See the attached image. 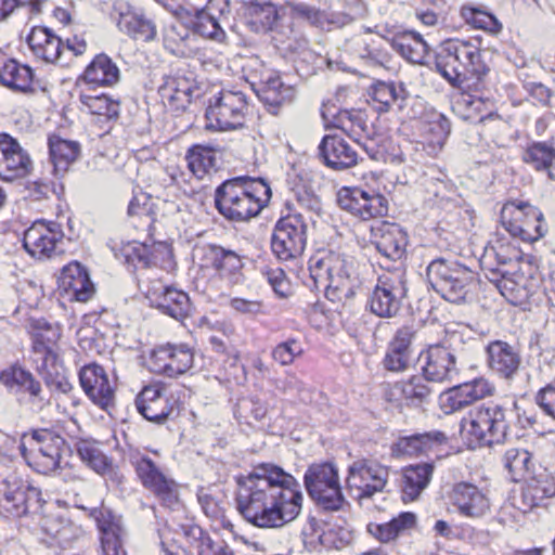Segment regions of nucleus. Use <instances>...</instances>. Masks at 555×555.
I'll return each instance as SVG.
<instances>
[{
  "instance_id": "45",
  "label": "nucleus",
  "mask_w": 555,
  "mask_h": 555,
  "mask_svg": "<svg viewBox=\"0 0 555 555\" xmlns=\"http://www.w3.org/2000/svg\"><path fill=\"white\" fill-rule=\"evenodd\" d=\"M392 48L408 61L422 64L428 53V44L414 31L403 33L392 39Z\"/></svg>"
},
{
  "instance_id": "19",
  "label": "nucleus",
  "mask_w": 555,
  "mask_h": 555,
  "mask_svg": "<svg viewBox=\"0 0 555 555\" xmlns=\"http://www.w3.org/2000/svg\"><path fill=\"white\" fill-rule=\"evenodd\" d=\"M418 359L423 375L429 382H452L459 374L455 353L443 345H430Z\"/></svg>"
},
{
  "instance_id": "28",
  "label": "nucleus",
  "mask_w": 555,
  "mask_h": 555,
  "mask_svg": "<svg viewBox=\"0 0 555 555\" xmlns=\"http://www.w3.org/2000/svg\"><path fill=\"white\" fill-rule=\"evenodd\" d=\"M124 254L126 261L134 267L147 268L155 266L165 270L172 268L171 248L163 242L152 245L134 242L125 247Z\"/></svg>"
},
{
  "instance_id": "4",
  "label": "nucleus",
  "mask_w": 555,
  "mask_h": 555,
  "mask_svg": "<svg viewBox=\"0 0 555 555\" xmlns=\"http://www.w3.org/2000/svg\"><path fill=\"white\" fill-rule=\"evenodd\" d=\"M436 68L453 86L476 78L481 79L488 73V66L481 60L477 46L469 41L449 40L444 42L436 57Z\"/></svg>"
},
{
  "instance_id": "11",
  "label": "nucleus",
  "mask_w": 555,
  "mask_h": 555,
  "mask_svg": "<svg viewBox=\"0 0 555 555\" xmlns=\"http://www.w3.org/2000/svg\"><path fill=\"white\" fill-rule=\"evenodd\" d=\"M389 468L376 461L361 459L348 467L346 489L358 501L382 492L388 481Z\"/></svg>"
},
{
  "instance_id": "41",
  "label": "nucleus",
  "mask_w": 555,
  "mask_h": 555,
  "mask_svg": "<svg viewBox=\"0 0 555 555\" xmlns=\"http://www.w3.org/2000/svg\"><path fill=\"white\" fill-rule=\"evenodd\" d=\"M446 439V435L440 431L402 437L393 444L392 453L398 456H417L430 450L435 444L444 442Z\"/></svg>"
},
{
  "instance_id": "20",
  "label": "nucleus",
  "mask_w": 555,
  "mask_h": 555,
  "mask_svg": "<svg viewBox=\"0 0 555 555\" xmlns=\"http://www.w3.org/2000/svg\"><path fill=\"white\" fill-rule=\"evenodd\" d=\"M80 385L88 398L104 411L115 405V385L104 367L96 363L87 364L79 372Z\"/></svg>"
},
{
  "instance_id": "46",
  "label": "nucleus",
  "mask_w": 555,
  "mask_h": 555,
  "mask_svg": "<svg viewBox=\"0 0 555 555\" xmlns=\"http://www.w3.org/2000/svg\"><path fill=\"white\" fill-rule=\"evenodd\" d=\"M416 516L413 513H401L398 517L385 524L367 525V532L382 543L395 540L402 531L415 525Z\"/></svg>"
},
{
  "instance_id": "55",
  "label": "nucleus",
  "mask_w": 555,
  "mask_h": 555,
  "mask_svg": "<svg viewBox=\"0 0 555 555\" xmlns=\"http://www.w3.org/2000/svg\"><path fill=\"white\" fill-rule=\"evenodd\" d=\"M524 499L531 507L539 506L544 499L555 495V479L548 474L534 478L522 492Z\"/></svg>"
},
{
  "instance_id": "1",
  "label": "nucleus",
  "mask_w": 555,
  "mask_h": 555,
  "mask_svg": "<svg viewBox=\"0 0 555 555\" xmlns=\"http://www.w3.org/2000/svg\"><path fill=\"white\" fill-rule=\"evenodd\" d=\"M236 507L258 528H281L295 520L302 508L301 487L294 476L272 463L254 466L236 478Z\"/></svg>"
},
{
  "instance_id": "33",
  "label": "nucleus",
  "mask_w": 555,
  "mask_h": 555,
  "mask_svg": "<svg viewBox=\"0 0 555 555\" xmlns=\"http://www.w3.org/2000/svg\"><path fill=\"white\" fill-rule=\"evenodd\" d=\"M319 154L334 170H345L358 164V153L337 135H325L319 145Z\"/></svg>"
},
{
  "instance_id": "63",
  "label": "nucleus",
  "mask_w": 555,
  "mask_h": 555,
  "mask_svg": "<svg viewBox=\"0 0 555 555\" xmlns=\"http://www.w3.org/2000/svg\"><path fill=\"white\" fill-rule=\"evenodd\" d=\"M416 332L412 326L404 325L397 330L388 347L412 359V341Z\"/></svg>"
},
{
  "instance_id": "22",
  "label": "nucleus",
  "mask_w": 555,
  "mask_h": 555,
  "mask_svg": "<svg viewBox=\"0 0 555 555\" xmlns=\"http://www.w3.org/2000/svg\"><path fill=\"white\" fill-rule=\"evenodd\" d=\"M62 238L63 232L59 224L39 220L24 232L23 246L31 257L40 259L51 257Z\"/></svg>"
},
{
  "instance_id": "47",
  "label": "nucleus",
  "mask_w": 555,
  "mask_h": 555,
  "mask_svg": "<svg viewBox=\"0 0 555 555\" xmlns=\"http://www.w3.org/2000/svg\"><path fill=\"white\" fill-rule=\"evenodd\" d=\"M117 25L121 31L135 40L149 41L156 35L153 23L134 12L121 13Z\"/></svg>"
},
{
  "instance_id": "58",
  "label": "nucleus",
  "mask_w": 555,
  "mask_h": 555,
  "mask_svg": "<svg viewBox=\"0 0 555 555\" xmlns=\"http://www.w3.org/2000/svg\"><path fill=\"white\" fill-rule=\"evenodd\" d=\"M268 413V404L258 397H248L238 400L235 408V415L240 422L250 424L254 421H261Z\"/></svg>"
},
{
  "instance_id": "16",
  "label": "nucleus",
  "mask_w": 555,
  "mask_h": 555,
  "mask_svg": "<svg viewBox=\"0 0 555 555\" xmlns=\"http://www.w3.org/2000/svg\"><path fill=\"white\" fill-rule=\"evenodd\" d=\"M138 478L145 489L151 491L165 506L172 508L179 501V486L168 477L147 455L138 456L134 461Z\"/></svg>"
},
{
  "instance_id": "2",
  "label": "nucleus",
  "mask_w": 555,
  "mask_h": 555,
  "mask_svg": "<svg viewBox=\"0 0 555 555\" xmlns=\"http://www.w3.org/2000/svg\"><path fill=\"white\" fill-rule=\"evenodd\" d=\"M310 278L331 301L347 302L361 287L352 257L334 250L318 251L309 260Z\"/></svg>"
},
{
  "instance_id": "56",
  "label": "nucleus",
  "mask_w": 555,
  "mask_h": 555,
  "mask_svg": "<svg viewBox=\"0 0 555 555\" xmlns=\"http://www.w3.org/2000/svg\"><path fill=\"white\" fill-rule=\"evenodd\" d=\"M77 452L81 461L98 474L105 475L111 470L107 457L101 451L98 443L89 440H81L77 443Z\"/></svg>"
},
{
  "instance_id": "31",
  "label": "nucleus",
  "mask_w": 555,
  "mask_h": 555,
  "mask_svg": "<svg viewBox=\"0 0 555 555\" xmlns=\"http://www.w3.org/2000/svg\"><path fill=\"white\" fill-rule=\"evenodd\" d=\"M493 386L485 378H476L451 388L442 399V408L446 413L460 411L469 404L492 395Z\"/></svg>"
},
{
  "instance_id": "7",
  "label": "nucleus",
  "mask_w": 555,
  "mask_h": 555,
  "mask_svg": "<svg viewBox=\"0 0 555 555\" xmlns=\"http://www.w3.org/2000/svg\"><path fill=\"white\" fill-rule=\"evenodd\" d=\"M27 330L33 340V361L39 373L49 383V377L56 372L59 361L60 327L44 319L30 318Z\"/></svg>"
},
{
  "instance_id": "49",
  "label": "nucleus",
  "mask_w": 555,
  "mask_h": 555,
  "mask_svg": "<svg viewBox=\"0 0 555 555\" xmlns=\"http://www.w3.org/2000/svg\"><path fill=\"white\" fill-rule=\"evenodd\" d=\"M222 21L211 15L205 10H196L194 16L190 21V26L195 34L199 36L222 42L225 39V31L222 27Z\"/></svg>"
},
{
  "instance_id": "43",
  "label": "nucleus",
  "mask_w": 555,
  "mask_h": 555,
  "mask_svg": "<svg viewBox=\"0 0 555 555\" xmlns=\"http://www.w3.org/2000/svg\"><path fill=\"white\" fill-rule=\"evenodd\" d=\"M87 83L113 86L119 80V69L105 54L96 55L83 73Z\"/></svg>"
},
{
  "instance_id": "50",
  "label": "nucleus",
  "mask_w": 555,
  "mask_h": 555,
  "mask_svg": "<svg viewBox=\"0 0 555 555\" xmlns=\"http://www.w3.org/2000/svg\"><path fill=\"white\" fill-rule=\"evenodd\" d=\"M503 465L511 475V479L518 482L530 473L533 466L532 454L526 449H508L504 453Z\"/></svg>"
},
{
  "instance_id": "14",
  "label": "nucleus",
  "mask_w": 555,
  "mask_h": 555,
  "mask_svg": "<svg viewBox=\"0 0 555 555\" xmlns=\"http://www.w3.org/2000/svg\"><path fill=\"white\" fill-rule=\"evenodd\" d=\"M42 502L41 491L16 476L0 481V509L12 516L37 513Z\"/></svg>"
},
{
  "instance_id": "40",
  "label": "nucleus",
  "mask_w": 555,
  "mask_h": 555,
  "mask_svg": "<svg viewBox=\"0 0 555 555\" xmlns=\"http://www.w3.org/2000/svg\"><path fill=\"white\" fill-rule=\"evenodd\" d=\"M48 144L53 172L55 176H63L77 159L80 151L79 144L55 134L49 137Z\"/></svg>"
},
{
  "instance_id": "48",
  "label": "nucleus",
  "mask_w": 555,
  "mask_h": 555,
  "mask_svg": "<svg viewBox=\"0 0 555 555\" xmlns=\"http://www.w3.org/2000/svg\"><path fill=\"white\" fill-rule=\"evenodd\" d=\"M245 10L250 23L259 25L262 30L272 29L280 18L279 9L270 1L250 0L245 3Z\"/></svg>"
},
{
  "instance_id": "39",
  "label": "nucleus",
  "mask_w": 555,
  "mask_h": 555,
  "mask_svg": "<svg viewBox=\"0 0 555 555\" xmlns=\"http://www.w3.org/2000/svg\"><path fill=\"white\" fill-rule=\"evenodd\" d=\"M206 259L221 278H227L232 283L238 282L243 262L236 253L221 246L210 245L206 251Z\"/></svg>"
},
{
  "instance_id": "53",
  "label": "nucleus",
  "mask_w": 555,
  "mask_h": 555,
  "mask_svg": "<svg viewBox=\"0 0 555 555\" xmlns=\"http://www.w3.org/2000/svg\"><path fill=\"white\" fill-rule=\"evenodd\" d=\"M189 169L197 178H203L217 166V158L212 149L195 145L186 154Z\"/></svg>"
},
{
  "instance_id": "52",
  "label": "nucleus",
  "mask_w": 555,
  "mask_h": 555,
  "mask_svg": "<svg viewBox=\"0 0 555 555\" xmlns=\"http://www.w3.org/2000/svg\"><path fill=\"white\" fill-rule=\"evenodd\" d=\"M426 382L427 379L424 375H413L406 380L396 383L392 391H399L401 398L405 400L408 404H420L425 401L431 392Z\"/></svg>"
},
{
  "instance_id": "42",
  "label": "nucleus",
  "mask_w": 555,
  "mask_h": 555,
  "mask_svg": "<svg viewBox=\"0 0 555 555\" xmlns=\"http://www.w3.org/2000/svg\"><path fill=\"white\" fill-rule=\"evenodd\" d=\"M0 81L12 90L29 92L33 90V69L15 60H9L0 70Z\"/></svg>"
},
{
  "instance_id": "5",
  "label": "nucleus",
  "mask_w": 555,
  "mask_h": 555,
  "mask_svg": "<svg viewBox=\"0 0 555 555\" xmlns=\"http://www.w3.org/2000/svg\"><path fill=\"white\" fill-rule=\"evenodd\" d=\"M427 281L431 288L443 299L460 304L469 294L474 283V272L455 260L437 258L426 270Z\"/></svg>"
},
{
  "instance_id": "59",
  "label": "nucleus",
  "mask_w": 555,
  "mask_h": 555,
  "mask_svg": "<svg viewBox=\"0 0 555 555\" xmlns=\"http://www.w3.org/2000/svg\"><path fill=\"white\" fill-rule=\"evenodd\" d=\"M426 120L424 132L431 135L430 143L442 146L450 133L451 126L449 120L438 112L428 114Z\"/></svg>"
},
{
  "instance_id": "34",
  "label": "nucleus",
  "mask_w": 555,
  "mask_h": 555,
  "mask_svg": "<svg viewBox=\"0 0 555 555\" xmlns=\"http://www.w3.org/2000/svg\"><path fill=\"white\" fill-rule=\"evenodd\" d=\"M79 102L82 111L96 117L94 122L100 124L102 129L109 128V124L119 115V102L104 93L96 94L90 89L82 90Z\"/></svg>"
},
{
  "instance_id": "51",
  "label": "nucleus",
  "mask_w": 555,
  "mask_h": 555,
  "mask_svg": "<svg viewBox=\"0 0 555 555\" xmlns=\"http://www.w3.org/2000/svg\"><path fill=\"white\" fill-rule=\"evenodd\" d=\"M522 159L537 170H545L550 179L555 180V172L552 169L555 160V150L546 143H533L525 151Z\"/></svg>"
},
{
  "instance_id": "15",
  "label": "nucleus",
  "mask_w": 555,
  "mask_h": 555,
  "mask_svg": "<svg viewBox=\"0 0 555 555\" xmlns=\"http://www.w3.org/2000/svg\"><path fill=\"white\" fill-rule=\"evenodd\" d=\"M247 111V101L243 92L221 91L206 109L207 128L220 131L237 129L243 126Z\"/></svg>"
},
{
  "instance_id": "24",
  "label": "nucleus",
  "mask_w": 555,
  "mask_h": 555,
  "mask_svg": "<svg viewBox=\"0 0 555 555\" xmlns=\"http://www.w3.org/2000/svg\"><path fill=\"white\" fill-rule=\"evenodd\" d=\"M39 527L47 544L57 545L62 548L69 546L83 532L80 526L74 524L61 512H48L42 515Z\"/></svg>"
},
{
  "instance_id": "54",
  "label": "nucleus",
  "mask_w": 555,
  "mask_h": 555,
  "mask_svg": "<svg viewBox=\"0 0 555 555\" xmlns=\"http://www.w3.org/2000/svg\"><path fill=\"white\" fill-rule=\"evenodd\" d=\"M335 127L357 142L367 134L364 115L360 111H340L335 116Z\"/></svg>"
},
{
  "instance_id": "38",
  "label": "nucleus",
  "mask_w": 555,
  "mask_h": 555,
  "mask_svg": "<svg viewBox=\"0 0 555 555\" xmlns=\"http://www.w3.org/2000/svg\"><path fill=\"white\" fill-rule=\"evenodd\" d=\"M434 472L431 464L410 465L402 469L401 491L404 501H414L428 486Z\"/></svg>"
},
{
  "instance_id": "26",
  "label": "nucleus",
  "mask_w": 555,
  "mask_h": 555,
  "mask_svg": "<svg viewBox=\"0 0 555 555\" xmlns=\"http://www.w3.org/2000/svg\"><path fill=\"white\" fill-rule=\"evenodd\" d=\"M489 370L505 380L513 379L519 372L521 356L518 349L507 341L493 340L486 348Z\"/></svg>"
},
{
  "instance_id": "29",
  "label": "nucleus",
  "mask_w": 555,
  "mask_h": 555,
  "mask_svg": "<svg viewBox=\"0 0 555 555\" xmlns=\"http://www.w3.org/2000/svg\"><path fill=\"white\" fill-rule=\"evenodd\" d=\"M30 165V158L20 143L11 135L0 133V178L13 180L23 177Z\"/></svg>"
},
{
  "instance_id": "6",
  "label": "nucleus",
  "mask_w": 555,
  "mask_h": 555,
  "mask_svg": "<svg viewBox=\"0 0 555 555\" xmlns=\"http://www.w3.org/2000/svg\"><path fill=\"white\" fill-rule=\"evenodd\" d=\"M511 414V410L500 404H482L470 412V421L463 426V434L474 447L502 443L509 428Z\"/></svg>"
},
{
  "instance_id": "60",
  "label": "nucleus",
  "mask_w": 555,
  "mask_h": 555,
  "mask_svg": "<svg viewBox=\"0 0 555 555\" xmlns=\"http://www.w3.org/2000/svg\"><path fill=\"white\" fill-rule=\"evenodd\" d=\"M192 535L196 539V550L198 555H224L229 545L223 540H214L208 533L199 527L191 529Z\"/></svg>"
},
{
  "instance_id": "23",
  "label": "nucleus",
  "mask_w": 555,
  "mask_h": 555,
  "mask_svg": "<svg viewBox=\"0 0 555 555\" xmlns=\"http://www.w3.org/2000/svg\"><path fill=\"white\" fill-rule=\"evenodd\" d=\"M450 500L461 516L470 519L483 518L491 508L488 493L469 482L454 485Z\"/></svg>"
},
{
  "instance_id": "62",
  "label": "nucleus",
  "mask_w": 555,
  "mask_h": 555,
  "mask_svg": "<svg viewBox=\"0 0 555 555\" xmlns=\"http://www.w3.org/2000/svg\"><path fill=\"white\" fill-rule=\"evenodd\" d=\"M466 21L476 28L490 33H499L502 29L501 23L495 16L477 9H470L464 13Z\"/></svg>"
},
{
  "instance_id": "35",
  "label": "nucleus",
  "mask_w": 555,
  "mask_h": 555,
  "mask_svg": "<svg viewBox=\"0 0 555 555\" xmlns=\"http://www.w3.org/2000/svg\"><path fill=\"white\" fill-rule=\"evenodd\" d=\"M197 91L195 81L185 75L168 77L159 88L163 101L175 111H183L192 102L194 92Z\"/></svg>"
},
{
  "instance_id": "10",
  "label": "nucleus",
  "mask_w": 555,
  "mask_h": 555,
  "mask_svg": "<svg viewBox=\"0 0 555 555\" xmlns=\"http://www.w3.org/2000/svg\"><path fill=\"white\" fill-rule=\"evenodd\" d=\"M30 451L25 444H21L22 456L41 474H49L60 467L63 452L66 450V441L60 435L49 430H35L30 438Z\"/></svg>"
},
{
  "instance_id": "21",
  "label": "nucleus",
  "mask_w": 555,
  "mask_h": 555,
  "mask_svg": "<svg viewBox=\"0 0 555 555\" xmlns=\"http://www.w3.org/2000/svg\"><path fill=\"white\" fill-rule=\"evenodd\" d=\"M151 305L176 320L185 318L191 309L186 293L168 286L160 280H152L146 289Z\"/></svg>"
},
{
  "instance_id": "57",
  "label": "nucleus",
  "mask_w": 555,
  "mask_h": 555,
  "mask_svg": "<svg viewBox=\"0 0 555 555\" xmlns=\"http://www.w3.org/2000/svg\"><path fill=\"white\" fill-rule=\"evenodd\" d=\"M501 278L496 280V287L508 301L517 302L528 296L524 285L522 274H511L508 272H499Z\"/></svg>"
},
{
  "instance_id": "36",
  "label": "nucleus",
  "mask_w": 555,
  "mask_h": 555,
  "mask_svg": "<svg viewBox=\"0 0 555 555\" xmlns=\"http://www.w3.org/2000/svg\"><path fill=\"white\" fill-rule=\"evenodd\" d=\"M95 520L101 532L103 555H126L121 547L122 528L120 519L107 509H100L95 512Z\"/></svg>"
},
{
  "instance_id": "8",
  "label": "nucleus",
  "mask_w": 555,
  "mask_h": 555,
  "mask_svg": "<svg viewBox=\"0 0 555 555\" xmlns=\"http://www.w3.org/2000/svg\"><path fill=\"white\" fill-rule=\"evenodd\" d=\"M408 295L406 274L402 268L380 274L370 297V309L379 318H393Z\"/></svg>"
},
{
  "instance_id": "18",
  "label": "nucleus",
  "mask_w": 555,
  "mask_h": 555,
  "mask_svg": "<svg viewBox=\"0 0 555 555\" xmlns=\"http://www.w3.org/2000/svg\"><path fill=\"white\" fill-rule=\"evenodd\" d=\"M149 362L152 372L177 377L193 366L194 354L185 345L167 344L153 349Z\"/></svg>"
},
{
  "instance_id": "17",
  "label": "nucleus",
  "mask_w": 555,
  "mask_h": 555,
  "mask_svg": "<svg viewBox=\"0 0 555 555\" xmlns=\"http://www.w3.org/2000/svg\"><path fill=\"white\" fill-rule=\"evenodd\" d=\"M339 207L361 220L383 217L388 211L384 195L359 188H343L337 193Z\"/></svg>"
},
{
  "instance_id": "27",
  "label": "nucleus",
  "mask_w": 555,
  "mask_h": 555,
  "mask_svg": "<svg viewBox=\"0 0 555 555\" xmlns=\"http://www.w3.org/2000/svg\"><path fill=\"white\" fill-rule=\"evenodd\" d=\"M372 243L378 253L389 260H400L406 247V234L399 224L378 222L371 228Z\"/></svg>"
},
{
  "instance_id": "30",
  "label": "nucleus",
  "mask_w": 555,
  "mask_h": 555,
  "mask_svg": "<svg viewBox=\"0 0 555 555\" xmlns=\"http://www.w3.org/2000/svg\"><path fill=\"white\" fill-rule=\"evenodd\" d=\"M138 412L147 421L163 423L173 411V404L165 396V387L160 384L145 386L135 399Z\"/></svg>"
},
{
  "instance_id": "25",
  "label": "nucleus",
  "mask_w": 555,
  "mask_h": 555,
  "mask_svg": "<svg viewBox=\"0 0 555 555\" xmlns=\"http://www.w3.org/2000/svg\"><path fill=\"white\" fill-rule=\"evenodd\" d=\"M59 289L68 300L88 301L95 292L89 273L78 261L64 266L59 276Z\"/></svg>"
},
{
  "instance_id": "37",
  "label": "nucleus",
  "mask_w": 555,
  "mask_h": 555,
  "mask_svg": "<svg viewBox=\"0 0 555 555\" xmlns=\"http://www.w3.org/2000/svg\"><path fill=\"white\" fill-rule=\"evenodd\" d=\"M27 42L34 54L47 63H54L61 56L62 40L47 27H34Z\"/></svg>"
},
{
  "instance_id": "61",
  "label": "nucleus",
  "mask_w": 555,
  "mask_h": 555,
  "mask_svg": "<svg viewBox=\"0 0 555 555\" xmlns=\"http://www.w3.org/2000/svg\"><path fill=\"white\" fill-rule=\"evenodd\" d=\"M302 352L301 345L296 339L291 338L278 344L272 349L271 357L281 365H291Z\"/></svg>"
},
{
  "instance_id": "12",
  "label": "nucleus",
  "mask_w": 555,
  "mask_h": 555,
  "mask_svg": "<svg viewBox=\"0 0 555 555\" xmlns=\"http://www.w3.org/2000/svg\"><path fill=\"white\" fill-rule=\"evenodd\" d=\"M504 228L515 237L534 242L543 236V215L527 202H507L501 209Z\"/></svg>"
},
{
  "instance_id": "32",
  "label": "nucleus",
  "mask_w": 555,
  "mask_h": 555,
  "mask_svg": "<svg viewBox=\"0 0 555 555\" xmlns=\"http://www.w3.org/2000/svg\"><path fill=\"white\" fill-rule=\"evenodd\" d=\"M256 93L272 114H276L282 105L292 103L296 95L295 89L289 85H285L281 77L273 72L263 75L256 89Z\"/></svg>"
},
{
  "instance_id": "64",
  "label": "nucleus",
  "mask_w": 555,
  "mask_h": 555,
  "mask_svg": "<svg viewBox=\"0 0 555 555\" xmlns=\"http://www.w3.org/2000/svg\"><path fill=\"white\" fill-rule=\"evenodd\" d=\"M535 402L547 416L555 420V378L537 392Z\"/></svg>"
},
{
  "instance_id": "13",
  "label": "nucleus",
  "mask_w": 555,
  "mask_h": 555,
  "mask_svg": "<svg viewBox=\"0 0 555 555\" xmlns=\"http://www.w3.org/2000/svg\"><path fill=\"white\" fill-rule=\"evenodd\" d=\"M308 224L300 212L288 214L275 224L271 248L280 260H289L302 254L307 242Z\"/></svg>"
},
{
  "instance_id": "9",
  "label": "nucleus",
  "mask_w": 555,
  "mask_h": 555,
  "mask_svg": "<svg viewBox=\"0 0 555 555\" xmlns=\"http://www.w3.org/2000/svg\"><path fill=\"white\" fill-rule=\"evenodd\" d=\"M304 481L309 495L319 506L328 511L341 508L345 499L337 468L333 464L310 465L305 474Z\"/></svg>"
},
{
  "instance_id": "3",
  "label": "nucleus",
  "mask_w": 555,
  "mask_h": 555,
  "mask_svg": "<svg viewBox=\"0 0 555 555\" xmlns=\"http://www.w3.org/2000/svg\"><path fill=\"white\" fill-rule=\"evenodd\" d=\"M271 197L262 180L229 179L215 191V207L230 221L243 222L256 217Z\"/></svg>"
},
{
  "instance_id": "44",
  "label": "nucleus",
  "mask_w": 555,
  "mask_h": 555,
  "mask_svg": "<svg viewBox=\"0 0 555 555\" xmlns=\"http://www.w3.org/2000/svg\"><path fill=\"white\" fill-rule=\"evenodd\" d=\"M0 384L11 391L25 390L33 398H39L41 385L33 374L20 365H12L0 373Z\"/></svg>"
}]
</instances>
